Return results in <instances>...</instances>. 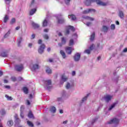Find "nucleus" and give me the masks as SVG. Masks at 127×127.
Wrapping results in <instances>:
<instances>
[{
  "label": "nucleus",
  "instance_id": "obj_52",
  "mask_svg": "<svg viewBox=\"0 0 127 127\" xmlns=\"http://www.w3.org/2000/svg\"><path fill=\"white\" fill-rule=\"evenodd\" d=\"M35 2V1L34 0H32L30 6H32V5Z\"/></svg>",
  "mask_w": 127,
  "mask_h": 127
},
{
  "label": "nucleus",
  "instance_id": "obj_37",
  "mask_svg": "<svg viewBox=\"0 0 127 127\" xmlns=\"http://www.w3.org/2000/svg\"><path fill=\"white\" fill-rule=\"evenodd\" d=\"M15 18H12L10 22V24H13V23H15Z\"/></svg>",
  "mask_w": 127,
  "mask_h": 127
},
{
  "label": "nucleus",
  "instance_id": "obj_50",
  "mask_svg": "<svg viewBox=\"0 0 127 127\" xmlns=\"http://www.w3.org/2000/svg\"><path fill=\"white\" fill-rule=\"evenodd\" d=\"M1 114L2 115H4V114H5V111H4V110L2 109L1 111Z\"/></svg>",
  "mask_w": 127,
  "mask_h": 127
},
{
  "label": "nucleus",
  "instance_id": "obj_55",
  "mask_svg": "<svg viewBox=\"0 0 127 127\" xmlns=\"http://www.w3.org/2000/svg\"><path fill=\"white\" fill-rule=\"evenodd\" d=\"M27 102V105H28V106H29L30 105V102L29 101V100H26Z\"/></svg>",
  "mask_w": 127,
  "mask_h": 127
},
{
  "label": "nucleus",
  "instance_id": "obj_33",
  "mask_svg": "<svg viewBox=\"0 0 127 127\" xmlns=\"http://www.w3.org/2000/svg\"><path fill=\"white\" fill-rule=\"evenodd\" d=\"M89 95H90V94H88L86 96L84 97L82 99V102H85V101L87 100V98L89 97Z\"/></svg>",
  "mask_w": 127,
  "mask_h": 127
},
{
  "label": "nucleus",
  "instance_id": "obj_43",
  "mask_svg": "<svg viewBox=\"0 0 127 127\" xmlns=\"http://www.w3.org/2000/svg\"><path fill=\"white\" fill-rule=\"evenodd\" d=\"M66 89H69V88H71V85H70V83L69 82H67L66 85Z\"/></svg>",
  "mask_w": 127,
  "mask_h": 127
},
{
  "label": "nucleus",
  "instance_id": "obj_57",
  "mask_svg": "<svg viewBox=\"0 0 127 127\" xmlns=\"http://www.w3.org/2000/svg\"><path fill=\"white\" fill-rule=\"evenodd\" d=\"M44 31L45 32H48L49 31V29H45L44 30Z\"/></svg>",
  "mask_w": 127,
  "mask_h": 127
},
{
  "label": "nucleus",
  "instance_id": "obj_16",
  "mask_svg": "<svg viewBox=\"0 0 127 127\" xmlns=\"http://www.w3.org/2000/svg\"><path fill=\"white\" fill-rule=\"evenodd\" d=\"M48 24V20H47V19H45L43 22V27H46V26H47Z\"/></svg>",
  "mask_w": 127,
  "mask_h": 127
},
{
  "label": "nucleus",
  "instance_id": "obj_49",
  "mask_svg": "<svg viewBox=\"0 0 127 127\" xmlns=\"http://www.w3.org/2000/svg\"><path fill=\"white\" fill-rule=\"evenodd\" d=\"M11 79H12V80L13 81V82H15V81H16V78H15L14 77H12Z\"/></svg>",
  "mask_w": 127,
  "mask_h": 127
},
{
  "label": "nucleus",
  "instance_id": "obj_42",
  "mask_svg": "<svg viewBox=\"0 0 127 127\" xmlns=\"http://www.w3.org/2000/svg\"><path fill=\"white\" fill-rule=\"evenodd\" d=\"M46 82H47L48 86H50L52 84L51 80H47Z\"/></svg>",
  "mask_w": 127,
  "mask_h": 127
},
{
  "label": "nucleus",
  "instance_id": "obj_36",
  "mask_svg": "<svg viewBox=\"0 0 127 127\" xmlns=\"http://www.w3.org/2000/svg\"><path fill=\"white\" fill-rule=\"evenodd\" d=\"M68 34H70V31L67 28L64 33V35H68Z\"/></svg>",
  "mask_w": 127,
  "mask_h": 127
},
{
  "label": "nucleus",
  "instance_id": "obj_6",
  "mask_svg": "<svg viewBox=\"0 0 127 127\" xmlns=\"http://www.w3.org/2000/svg\"><path fill=\"white\" fill-rule=\"evenodd\" d=\"M73 50H74V49L72 48L71 47H66L65 48V51L68 55L72 54V51H73Z\"/></svg>",
  "mask_w": 127,
  "mask_h": 127
},
{
  "label": "nucleus",
  "instance_id": "obj_60",
  "mask_svg": "<svg viewBox=\"0 0 127 127\" xmlns=\"http://www.w3.org/2000/svg\"><path fill=\"white\" fill-rule=\"evenodd\" d=\"M49 62H53V59H49Z\"/></svg>",
  "mask_w": 127,
  "mask_h": 127
},
{
  "label": "nucleus",
  "instance_id": "obj_44",
  "mask_svg": "<svg viewBox=\"0 0 127 127\" xmlns=\"http://www.w3.org/2000/svg\"><path fill=\"white\" fill-rule=\"evenodd\" d=\"M85 53H87V54H91V50H86L85 51Z\"/></svg>",
  "mask_w": 127,
  "mask_h": 127
},
{
  "label": "nucleus",
  "instance_id": "obj_5",
  "mask_svg": "<svg viewBox=\"0 0 127 127\" xmlns=\"http://www.w3.org/2000/svg\"><path fill=\"white\" fill-rule=\"evenodd\" d=\"M120 123V120L117 119V118H113L110 121V122H108V124H115V125H118Z\"/></svg>",
  "mask_w": 127,
  "mask_h": 127
},
{
  "label": "nucleus",
  "instance_id": "obj_61",
  "mask_svg": "<svg viewBox=\"0 0 127 127\" xmlns=\"http://www.w3.org/2000/svg\"><path fill=\"white\" fill-rule=\"evenodd\" d=\"M20 29V27L17 26V27H16L15 30H18Z\"/></svg>",
  "mask_w": 127,
  "mask_h": 127
},
{
  "label": "nucleus",
  "instance_id": "obj_26",
  "mask_svg": "<svg viewBox=\"0 0 127 127\" xmlns=\"http://www.w3.org/2000/svg\"><path fill=\"white\" fill-rule=\"evenodd\" d=\"M0 55L1 57H7V54L5 52H2Z\"/></svg>",
  "mask_w": 127,
  "mask_h": 127
},
{
  "label": "nucleus",
  "instance_id": "obj_2",
  "mask_svg": "<svg viewBox=\"0 0 127 127\" xmlns=\"http://www.w3.org/2000/svg\"><path fill=\"white\" fill-rule=\"evenodd\" d=\"M15 70L17 71V72H21L23 70V68H24L23 66V64H16L15 65Z\"/></svg>",
  "mask_w": 127,
  "mask_h": 127
},
{
  "label": "nucleus",
  "instance_id": "obj_32",
  "mask_svg": "<svg viewBox=\"0 0 127 127\" xmlns=\"http://www.w3.org/2000/svg\"><path fill=\"white\" fill-rule=\"evenodd\" d=\"M62 80H63V81H64V82H66V81H67V79H68L67 77H66L65 76V75H63L62 76Z\"/></svg>",
  "mask_w": 127,
  "mask_h": 127
},
{
  "label": "nucleus",
  "instance_id": "obj_62",
  "mask_svg": "<svg viewBox=\"0 0 127 127\" xmlns=\"http://www.w3.org/2000/svg\"><path fill=\"white\" fill-rule=\"evenodd\" d=\"M4 83H8V81L6 79H4Z\"/></svg>",
  "mask_w": 127,
  "mask_h": 127
},
{
  "label": "nucleus",
  "instance_id": "obj_51",
  "mask_svg": "<svg viewBox=\"0 0 127 127\" xmlns=\"http://www.w3.org/2000/svg\"><path fill=\"white\" fill-rule=\"evenodd\" d=\"M31 39H34V38H35V34H33L31 36Z\"/></svg>",
  "mask_w": 127,
  "mask_h": 127
},
{
  "label": "nucleus",
  "instance_id": "obj_25",
  "mask_svg": "<svg viewBox=\"0 0 127 127\" xmlns=\"http://www.w3.org/2000/svg\"><path fill=\"white\" fill-rule=\"evenodd\" d=\"M33 68L34 70H37V69H39V65H38L37 64H34L33 65Z\"/></svg>",
  "mask_w": 127,
  "mask_h": 127
},
{
  "label": "nucleus",
  "instance_id": "obj_15",
  "mask_svg": "<svg viewBox=\"0 0 127 127\" xmlns=\"http://www.w3.org/2000/svg\"><path fill=\"white\" fill-rule=\"evenodd\" d=\"M67 28H68V29L69 30H71V31H72L73 32H74V31H75V28L74 27V26H71V25L67 26Z\"/></svg>",
  "mask_w": 127,
  "mask_h": 127
},
{
  "label": "nucleus",
  "instance_id": "obj_12",
  "mask_svg": "<svg viewBox=\"0 0 127 127\" xmlns=\"http://www.w3.org/2000/svg\"><path fill=\"white\" fill-rule=\"evenodd\" d=\"M57 23L60 24H62V23H64V22H65V20H64V19L63 18H61L59 19L58 18V17H57Z\"/></svg>",
  "mask_w": 127,
  "mask_h": 127
},
{
  "label": "nucleus",
  "instance_id": "obj_7",
  "mask_svg": "<svg viewBox=\"0 0 127 127\" xmlns=\"http://www.w3.org/2000/svg\"><path fill=\"white\" fill-rule=\"evenodd\" d=\"M96 12V10L95 9L90 8L88 9L87 10H85L83 11V13L84 14H87V13H89V12Z\"/></svg>",
  "mask_w": 127,
  "mask_h": 127
},
{
  "label": "nucleus",
  "instance_id": "obj_53",
  "mask_svg": "<svg viewBox=\"0 0 127 127\" xmlns=\"http://www.w3.org/2000/svg\"><path fill=\"white\" fill-rule=\"evenodd\" d=\"M4 88H5V89H10V86L8 85H5Z\"/></svg>",
  "mask_w": 127,
  "mask_h": 127
},
{
  "label": "nucleus",
  "instance_id": "obj_17",
  "mask_svg": "<svg viewBox=\"0 0 127 127\" xmlns=\"http://www.w3.org/2000/svg\"><path fill=\"white\" fill-rule=\"evenodd\" d=\"M32 25L34 28H39L38 24L35 23L34 22H32Z\"/></svg>",
  "mask_w": 127,
  "mask_h": 127
},
{
  "label": "nucleus",
  "instance_id": "obj_54",
  "mask_svg": "<svg viewBox=\"0 0 127 127\" xmlns=\"http://www.w3.org/2000/svg\"><path fill=\"white\" fill-rule=\"evenodd\" d=\"M38 43V44H41V43H42V40L41 39L39 40Z\"/></svg>",
  "mask_w": 127,
  "mask_h": 127
},
{
  "label": "nucleus",
  "instance_id": "obj_34",
  "mask_svg": "<svg viewBox=\"0 0 127 127\" xmlns=\"http://www.w3.org/2000/svg\"><path fill=\"white\" fill-rule=\"evenodd\" d=\"M9 34H10V31L9 30L7 33L4 35V38H6V37H7Z\"/></svg>",
  "mask_w": 127,
  "mask_h": 127
},
{
  "label": "nucleus",
  "instance_id": "obj_11",
  "mask_svg": "<svg viewBox=\"0 0 127 127\" xmlns=\"http://www.w3.org/2000/svg\"><path fill=\"white\" fill-rule=\"evenodd\" d=\"M60 54L62 55L63 59H65V58H66V54L65 53V52H64V51L63 50H61L60 51Z\"/></svg>",
  "mask_w": 127,
  "mask_h": 127
},
{
  "label": "nucleus",
  "instance_id": "obj_39",
  "mask_svg": "<svg viewBox=\"0 0 127 127\" xmlns=\"http://www.w3.org/2000/svg\"><path fill=\"white\" fill-rule=\"evenodd\" d=\"M116 106V103H114L111 106V107L109 108V110L111 111L113 108H115Z\"/></svg>",
  "mask_w": 127,
  "mask_h": 127
},
{
  "label": "nucleus",
  "instance_id": "obj_21",
  "mask_svg": "<svg viewBox=\"0 0 127 127\" xmlns=\"http://www.w3.org/2000/svg\"><path fill=\"white\" fill-rule=\"evenodd\" d=\"M27 124L28 126H29V127H34V125H33V123H32V122H31L29 121H27Z\"/></svg>",
  "mask_w": 127,
  "mask_h": 127
},
{
  "label": "nucleus",
  "instance_id": "obj_19",
  "mask_svg": "<svg viewBox=\"0 0 127 127\" xmlns=\"http://www.w3.org/2000/svg\"><path fill=\"white\" fill-rule=\"evenodd\" d=\"M119 15L121 18H124L125 17V14H124L123 11H119Z\"/></svg>",
  "mask_w": 127,
  "mask_h": 127
},
{
  "label": "nucleus",
  "instance_id": "obj_38",
  "mask_svg": "<svg viewBox=\"0 0 127 127\" xmlns=\"http://www.w3.org/2000/svg\"><path fill=\"white\" fill-rule=\"evenodd\" d=\"M111 29H112V30H115V29H116V25H115V24H112L111 25Z\"/></svg>",
  "mask_w": 127,
  "mask_h": 127
},
{
  "label": "nucleus",
  "instance_id": "obj_40",
  "mask_svg": "<svg viewBox=\"0 0 127 127\" xmlns=\"http://www.w3.org/2000/svg\"><path fill=\"white\" fill-rule=\"evenodd\" d=\"M94 46L95 45H94V44H92L89 47V50H93L94 49Z\"/></svg>",
  "mask_w": 127,
  "mask_h": 127
},
{
  "label": "nucleus",
  "instance_id": "obj_64",
  "mask_svg": "<svg viewBox=\"0 0 127 127\" xmlns=\"http://www.w3.org/2000/svg\"><path fill=\"white\" fill-rule=\"evenodd\" d=\"M58 35L59 36H62V33H61V32H60L58 33Z\"/></svg>",
  "mask_w": 127,
  "mask_h": 127
},
{
  "label": "nucleus",
  "instance_id": "obj_28",
  "mask_svg": "<svg viewBox=\"0 0 127 127\" xmlns=\"http://www.w3.org/2000/svg\"><path fill=\"white\" fill-rule=\"evenodd\" d=\"M61 40H62V43L63 44H64V45L66 44V38L64 37H62L61 39Z\"/></svg>",
  "mask_w": 127,
  "mask_h": 127
},
{
  "label": "nucleus",
  "instance_id": "obj_24",
  "mask_svg": "<svg viewBox=\"0 0 127 127\" xmlns=\"http://www.w3.org/2000/svg\"><path fill=\"white\" fill-rule=\"evenodd\" d=\"M68 16H70L72 20H76V19H77V18L76 17V16L75 15L71 14V15H69Z\"/></svg>",
  "mask_w": 127,
  "mask_h": 127
},
{
  "label": "nucleus",
  "instance_id": "obj_29",
  "mask_svg": "<svg viewBox=\"0 0 127 127\" xmlns=\"http://www.w3.org/2000/svg\"><path fill=\"white\" fill-rule=\"evenodd\" d=\"M74 45V40L73 39H71L69 41V46H72V45Z\"/></svg>",
  "mask_w": 127,
  "mask_h": 127
},
{
  "label": "nucleus",
  "instance_id": "obj_23",
  "mask_svg": "<svg viewBox=\"0 0 127 127\" xmlns=\"http://www.w3.org/2000/svg\"><path fill=\"white\" fill-rule=\"evenodd\" d=\"M23 90L25 94H28V88H27V87H23Z\"/></svg>",
  "mask_w": 127,
  "mask_h": 127
},
{
  "label": "nucleus",
  "instance_id": "obj_8",
  "mask_svg": "<svg viewBox=\"0 0 127 127\" xmlns=\"http://www.w3.org/2000/svg\"><path fill=\"white\" fill-rule=\"evenodd\" d=\"M112 98H113V97L109 95H106L104 97V99H105L106 103H109V102L112 100Z\"/></svg>",
  "mask_w": 127,
  "mask_h": 127
},
{
  "label": "nucleus",
  "instance_id": "obj_59",
  "mask_svg": "<svg viewBox=\"0 0 127 127\" xmlns=\"http://www.w3.org/2000/svg\"><path fill=\"white\" fill-rule=\"evenodd\" d=\"M2 75H3V73L2 72V71L0 70V77H1Z\"/></svg>",
  "mask_w": 127,
  "mask_h": 127
},
{
  "label": "nucleus",
  "instance_id": "obj_58",
  "mask_svg": "<svg viewBox=\"0 0 127 127\" xmlns=\"http://www.w3.org/2000/svg\"><path fill=\"white\" fill-rule=\"evenodd\" d=\"M92 23L88 22L86 23V25H87V26H89V25H91Z\"/></svg>",
  "mask_w": 127,
  "mask_h": 127
},
{
  "label": "nucleus",
  "instance_id": "obj_10",
  "mask_svg": "<svg viewBox=\"0 0 127 127\" xmlns=\"http://www.w3.org/2000/svg\"><path fill=\"white\" fill-rule=\"evenodd\" d=\"M28 117L29 118V119H33V120H34L35 118L34 117V115H33V114L32 113V111H30L28 114Z\"/></svg>",
  "mask_w": 127,
  "mask_h": 127
},
{
  "label": "nucleus",
  "instance_id": "obj_56",
  "mask_svg": "<svg viewBox=\"0 0 127 127\" xmlns=\"http://www.w3.org/2000/svg\"><path fill=\"white\" fill-rule=\"evenodd\" d=\"M75 75H76V71H73L72 72V76H75Z\"/></svg>",
  "mask_w": 127,
  "mask_h": 127
},
{
  "label": "nucleus",
  "instance_id": "obj_31",
  "mask_svg": "<svg viewBox=\"0 0 127 127\" xmlns=\"http://www.w3.org/2000/svg\"><path fill=\"white\" fill-rule=\"evenodd\" d=\"M7 20H8V16L5 15L4 17L3 22L5 23L7 22Z\"/></svg>",
  "mask_w": 127,
  "mask_h": 127
},
{
  "label": "nucleus",
  "instance_id": "obj_47",
  "mask_svg": "<svg viewBox=\"0 0 127 127\" xmlns=\"http://www.w3.org/2000/svg\"><path fill=\"white\" fill-rule=\"evenodd\" d=\"M58 45L60 47H62V46H63V45H64V44H63V43H59L58 44Z\"/></svg>",
  "mask_w": 127,
  "mask_h": 127
},
{
  "label": "nucleus",
  "instance_id": "obj_46",
  "mask_svg": "<svg viewBox=\"0 0 127 127\" xmlns=\"http://www.w3.org/2000/svg\"><path fill=\"white\" fill-rule=\"evenodd\" d=\"M20 117H21V118H22V119H24V115L23 114V112H21V113H20Z\"/></svg>",
  "mask_w": 127,
  "mask_h": 127
},
{
  "label": "nucleus",
  "instance_id": "obj_35",
  "mask_svg": "<svg viewBox=\"0 0 127 127\" xmlns=\"http://www.w3.org/2000/svg\"><path fill=\"white\" fill-rule=\"evenodd\" d=\"M17 41H18V45H19L20 44V43H21V41H22V38H21V37L17 39Z\"/></svg>",
  "mask_w": 127,
  "mask_h": 127
},
{
  "label": "nucleus",
  "instance_id": "obj_9",
  "mask_svg": "<svg viewBox=\"0 0 127 127\" xmlns=\"http://www.w3.org/2000/svg\"><path fill=\"white\" fill-rule=\"evenodd\" d=\"M15 124L16 126H18V125H19V124H20V119H19V118H18V116H17V115H16L15 116Z\"/></svg>",
  "mask_w": 127,
  "mask_h": 127
},
{
  "label": "nucleus",
  "instance_id": "obj_27",
  "mask_svg": "<svg viewBox=\"0 0 127 127\" xmlns=\"http://www.w3.org/2000/svg\"><path fill=\"white\" fill-rule=\"evenodd\" d=\"M5 98H6L8 101H12V97H11V96H9L7 95H5Z\"/></svg>",
  "mask_w": 127,
  "mask_h": 127
},
{
  "label": "nucleus",
  "instance_id": "obj_45",
  "mask_svg": "<svg viewBox=\"0 0 127 127\" xmlns=\"http://www.w3.org/2000/svg\"><path fill=\"white\" fill-rule=\"evenodd\" d=\"M86 18H87V19H88L89 20H90V21H93L94 20V18H92V17H87Z\"/></svg>",
  "mask_w": 127,
  "mask_h": 127
},
{
  "label": "nucleus",
  "instance_id": "obj_20",
  "mask_svg": "<svg viewBox=\"0 0 127 127\" xmlns=\"http://www.w3.org/2000/svg\"><path fill=\"white\" fill-rule=\"evenodd\" d=\"M7 124L8 127H12L13 126V121L12 120L8 121Z\"/></svg>",
  "mask_w": 127,
  "mask_h": 127
},
{
  "label": "nucleus",
  "instance_id": "obj_18",
  "mask_svg": "<svg viewBox=\"0 0 127 127\" xmlns=\"http://www.w3.org/2000/svg\"><path fill=\"white\" fill-rule=\"evenodd\" d=\"M35 12H36V8L32 9L30 11L29 14L30 15H33V14L35 13Z\"/></svg>",
  "mask_w": 127,
  "mask_h": 127
},
{
  "label": "nucleus",
  "instance_id": "obj_3",
  "mask_svg": "<svg viewBox=\"0 0 127 127\" xmlns=\"http://www.w3.org/2000/svg\"><path fill=\"white\" fill-rule=\"evenodd\" d=\"M45 47V45L44 44H42L38 49V53H39V54H42V53L44 52Z\"/></svg>",
  "mask_w": 127,
  "mask_h": 127
},
{
  "label": "nucleus",
  "instance_id": "obj_4",
  "mask_svg": "<svg viewBox=\"0 0 127 127\" xmlns=\"http://www.w3.org/2000/svg\"><path fill=\"white\" fill-rule=\"evenodd\" d=\"M80 58H81V54L79 53H76L73 57V59L75 62H78L80 60Z\"/></svg>",
  "mask_w": 127,
  "mask_h": 127
},
{
  "label": "nucleus",
  "instance_id": "obj_1",
  "mask_svg": "<svg viewBox=\"0 0 127 127\" xmlns=\"http://www.w3.org/2000/svg\"><path fill=\"white\" fill-rule=\"evenodd\" d=\"M91 2H96L98 5H107V3H104L100 0H86L85 1L84 3L85 5L89 6V5H91Z\"/></svg>",
  "mask_w": 127,
  "mask_h": 127
},
{
  "label": "nucleus",
  "instance_id": "obj_30",
  "mask_svg": "<svg viewBox=\"0 0 127 127\" xmlns=\"http://www.w3.org/2000/svg\"><path fill=\"white\" fill-rule=\"evenodd\" d=\"M46 72L48 74H51V73H52V70L49 67H48L46 69Z\"/></svg>",
  "mask_w": 127,
  "mask_h": 127
},
{
  "label": "nucleus",
  "instance_id": "obj_41",
  "mask_svg": "<svg viewBox=\"0 0 127 127\" xmlns=\"http://www.w3.org/2000/svg\"><path fill=\"white\" fill-rule=\"evenodd\" d=\"M43 37L44 38V39H49V37L48 36V35L47 34H45V35L43 36Z\"/></svg>",
  "mask_w": 127,
  "mask_h": 127
},
{
  "label": "nucleus",
  "instance_id": "obj_63",
  "mask_svg": "<svg viewBox=\"0 0 127 127\" xmlns=\"http://www.w3.org/2000/svg\"><path fill=\"white\" fill-rule=\"evenodd\" d=\"M123 52H124V53L127 52V48L124 49Z\"/></svg>",
  "mask_w": 127,
  "mask_h": 127
},
{
  "label": "nucleus",
  "instance_id": "obj_22",
  "mask_svg": "<svg viewBox=\"0 0 127 127\" xmlns=\"http://www.w3.org/2000/svg\"><path fill=\"white\" fill-rule=\"evenodd\" d=\"M50 111L52 113H56V108H55L54 106L52 107L50 109Z\"/></svg>",
  "mask_w": 127,
  "mask_h": 127
},
{
  "label": "nucleus",
  "instance_id": "obj_48",
  "mask_svg": "<svg viewBox=\"0 0 127 127\" xmlns=\"http://www.w3.org/2000/svg\"><path fill=\"white\" fill-rule=\"evenodd\" d=\"M70 0H65V2L66 4H69Z\"/></svg>",
  "mask_w": 127,
  "mask_h": 127
},
{
  "label": "nucleus",
  "instance_id": "obj_13",
  "mask_svg": "<svg viewBox=\"0 0 127 127\" xmlns=\"http://www.w3.org/2000/svg\"><path fill=\"white\" fill-rule=\"evenodd\" d=\"M108 30H109V27H108L107 26H103L102 31H103V32L107 33L108 32Z\"/></svg>",
  "mask_w": 127,
  "mask_h": 127
},
{
  "label": "nucleus",
  "instance_id": "obj_14",
  "mask_svg": "<svg viewBox=\"0 0 127 127\" xmlns=\"http://www.w3.org/2000/svg\"><path fill=\"white\" fill-rule=\"evenodd\" d=\"M95 32H93L92 34L91 35L90 37V41H94L95 40Z\"/></svg>",
  "mask_w": 127,
  "mask_h": 127
}]
</instances>
